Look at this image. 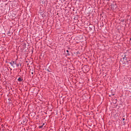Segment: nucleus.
Returning <instances> with one entry per match:
<instances>
[{"instance_id": "1", "label": "nucleus", "mask_w": 131, "mask_h": 131, "mask_svg": "<svg viewBox=\"0 0 131 131\" xmlns=\"http://www.w3.org/2000/svg\"><path fill=\"white\" fill-rule=\"evenodd\" d=\"M111 8H112V10H116L117 8V5H116V4L112 5L111 6Z\"/></svg>"}, {"instance_id": "2", "label": "nucleus", "mask_w": 131, "mask_h": 131, "mask_svg": "<svg viewBox=\"0 0 131 131\" xmlns=\"http://www.w3.org/2000/svg\"><path fill=\"white\" fill-rule=\"evenodd\" d=\"M10 65H11V66H14V65H16V61H11V62H10Z\"/></svg>"}, {"instance_id": "3", "label": "nucleus", "mask_w": 131, "mask_h": 131, "mask_svg": "<svg viewBox=\"0 0 131 131\" xmlns=\"http://www.w3.org/2000/svg\"><path fill=\"white\" fill-rule=\"evenodd\" d=\"M23 80V79L22 78H21L20 77L18 78V81H19V82H21V81H22Z\"/></svg>"}, {"instance_id": "4", "label": "nucleus", "mask_w": 131, "mask_h": 131, "mask_svg": "<svg viewBox=\"0 0 131 131\" xmlns=\"http://www.w3.org/2000/svg\"><path fill=\"white\" fill-rule=\"evenodd\" d=\"M45 125V123L42 124V125L39 126V128H42L43 127V126Z\"/></svg>"}, {"instance_id": "5", "label": "nucleus", "mask_w": 131, "mask_h": 131, "mask_svg": "<svg viewBox=\"0 0 131 131\" xmlns=\"http://www.w3.org/2000/svg\"><path fill=\"white\" fill-rule=\"evenodd\" d=\"M23 123H25L26 122H27V119H25L23 121Z\"/></svg>"}, {"instance_id": "6", "label": "nucleus", "mask_w": 131, "mask_h": 131, "mask_svg": "<svg viewBox=\"0 0 131 131\" xmlns=\"http://www.w3.org/2000/svg\"><path fill=\"white\" fill-rule=\"evenodd\" d=\"M67 52L68 53L67 55H68V56H70V54H69V50H67Z\"/></svg>"}, {"instance_id": "7", "label": "nucleus", "mask_w": 131, "mask_h": 131, "mask_svg": "<svg viewBox=\"0 0 131 131\" xmlns=\"http://www.w3.org/2000/svg\"><path fill=\"white\" fill-rule=\"evenodd\" d=\"M123 59L124 60H126V57H125V55L123 57Z\"/></svg>"}, {"instance_id": "8", "label": "nucleus", "mask_w": 131, "mask_h": 131, "mask_svg": "<svg viewBox=\"0 0 131 131\" xmlns=\"http://www.w3.org/2000/svg\"><path fill=\"white\" fill-rule=\"evenodd\" d=\"M16 66H17V67H19V64H16Z\"/></svg>"}, {"instance_id": "9", "label": "nucleus", "mask_w": 131, "mask_h": 131, "mask_svg": "<svg viewBox=\"0 0 131 131\" xmlns=\"http://www.w3.org/2000/svg\"><path fill=\"white\" fill-rule=\"evenodd\" d=\"M47 71H48L49 72H50V71L49 70V69H48Z\"/></svg>"}, {"instance_id": "10", "label": "nucleus", "mask_w": 131, "mask_h": 131, "mask_svg": "<svg viewBox=\"0 0 131 131\" xmlns=\"http://www.w3.org/2000/svg\"><path fill=\"white\" fill-rule=\"evenodd\" d=\"M123 120L124 121V120H125V119H124V118H123Z\"/></svg>"}, {"instance_id": "11", "label": "nucleus", "mask_w": 131, "mask_h": 131, "mask_svg": "<svg viewBox=\"0 0 131 131\" xmlns=\"http://www.w3.org/2000/svg\"><path fill=\"white\" fill-rule=\"evenodd\" d=\"M31 74H33V72H32V73H31Z\"/></svg>"}]
</instances>
